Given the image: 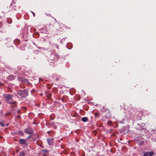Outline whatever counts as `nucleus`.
<instances>
[{"instance_id":"obj_1","label":"nucleus","mask_w":156,"mask_h":156,"mask_svg":"<svg viewBox=\"0 0 156 156\" xmlns=\"http://www.w3.org/2000/svg\"><path fill=\"white\" fill-rule=\"evenodd\" d=\"M4 97L5 98L6 101L9 104L12 103L16 104V102L15 101H12L11 100H12V96L9 94H5L4 95Z\"/></svg>"},{"instance_id":"obj_2","label":"nucleus","mask_w":156,"mask_h":156,"mask_svg":"<svg viewBox=\"0 0 156 156\" xmlns=\"http://www.w3.org/2000/svg\"><path fill=\"white\" fill-rule=\"evenodd\" d=\"M18 94L23 98H25L28 95V91L25 90H20L18 91Z\"/></svg>"},{"instance_id":"obj_3","label":"nucleus","mask_w":156,"mask_h":156,"mask_svg":"<svg viewBox=\"0 0 156 156\" xmlns=\"http://www.w3.org/2000/svg\"><path fill=\"white\" fill-rule=\"evenodd\" d=\"M24 132L26 133L29 134H31L33 133V130L32 128L30 127H28L25 129L24 130Z\"/></svg>"},{"instance_id":"obj_4","label":"nucleus","mask_w":156,"mask_h":156,"mask_svg":"<svg viewBox=\"0 0 156 156\" xmlns=\"http://www.w3.org/2000/svg\"><path fill=\"white\" fill-rule=\"evenodd\" d=\"M18 79L19 81L23 83H27L28 81L27 79L24 78L22 77H19L18 78Z\"/></svg>"},{"instance_id":"obj_5","label":"nucleus","mask_w":156,"mask_h":156,"mask_svg":"<svg viewBox=\"0 0 156 156\" xmlns=\"http://www.w3.org/2000/svg\"><path fill=\"white\" fill-rule=\"evenodd\" d=\"M47 140L48 144L49 145H52L54 142V139L52 138H47Z\"/></svg>"},{"instance_id":"obj_6","label":"nucleus","mask_w":156,"mask_h":156,"mask_svg":"<svg viewBox=\"0 0 156 156\" xmlns=\"http://www.w3.org/2000/svg\"><path fill=\"white\" fill-rule=\"evenodd\" d=\"M152 151H148L145 152L144 154V156H152L154 154Z\"/></svg>"},{"instance_id":"obj_7","label":"nucleus","mask_w":156,"mask_h":156,"mask_svg":"<svg viewBox=\"0 0 156 156\" xmlns=\"http://www.w3.org/2000/svg\"><path fill=\"white\" fill-rule=\"evenodd\" d=\"M45 94L46 95V97H47V98L51 100L52 98H51V94L50 93H48L46 91L45 92Z\"/></svg>"},{"instance_id":"obj_8","label":"nucleus","mask_w":156,"mask_h":156,"mask_svg":"<svg viewBox=\"0 0 156 156\" xmlns=\"http://www.w3.org/2000/svg\"><path fill=\"white\" fill-rule=\"evenodd\" d=\"M15 76L13 75H11L8 77V79L9 80H12L14 79Z\"/></svg>"},{"instance_id":"obj_9","label":"nucleus","mask_w":156,"mask_h":156,"mask_svg":"<svg viewBox=\"0 0 156 156\" xmlns=\"http://www.w3.org/2000/svg\"><path fill=\"white\" fill-rule=\"evenodd\" d=\"M81 120L84 122H87L88 120V118L87 117H83L81 119Z\"/></svg>"},{"instance_id":"obj_10","label":"nucleus","mask_w":156,"mask_h":156,"mask_svg":"<svg viewBox=\"0 0 156 156\" xmlns=\"http://www.w3.org/2000/svg\"><path fill=\"white\" fill-rule=\"evenodd\" d=\"M25 140L23 139H20V144H24L25 143Z\"/></svg>"},{"instance_id":"obj_11","label":"nucleus","mask_w":156,"mask_h":156,"mask_svg":"<svg viewBox=\"0 0 156 156\" xmlns=\"http://www.w3.org/2000/svg\"><path fill=\"white\" fill-rule=\"evenodd\" d=\"M75 99L76 100H77V101H79V100L80 99V97L79 95H76L75 97Z\"/></svg>"},{"instance_id":"obj_12","label":"nucleus","mask_w":156,"mask_h":156,"mask_svg":"<svg viewBox=\"0 0 156 156\" xmlns=\"http://www.w3.org/2000/svg\"><path fill=\"white\" fill-rule=\"evenodd\" d=\"M52 90L53 92L55 94L56 93L58 92V89L57 88H53L52 89Z\"/></svg>"},{"instance_id":"obj_13","label":"nucleus","mask_w":156,"mask_h":156,"mask_svg":"<svg viewBox=\"0 0 156 156\" xmlns=\"http://www.w3.org/2000/svg\"><path fill=\"white\" fill-rule=\"evenodd\" d=\"M11 7L12 8V9H13V10H16L17 9V8L16 6H15V5H12Z\"/></svg>"},{"instance_id":"obj_14","label":"nucleus","mask_w":156,"mask_h":156,"mask_svg":"<svg viewBox=\"0 0 156 156\" xmlns=\"http://www.w3.org/2000/svg\"><path fill=\"white\" fill-rule=\"evenodd\" d=\"M37 144L41 147H42L41 146V141H38L36 142Z\"/></svg>"},{"instance_id":"obj_15","label":"nucleus","mask_w":156,"mask_h":156,"mask_svg":"<svg viewBox=\"0 0 156 156\" xmlns=\"http://www.w3.org/2000/svg\"><path fill=\"white\" fill-rule=\"evenodd\" d=\"M25 155V153L21 151L20 154V156H24Z\"/></svg>"},{"instance_id":"obj_16","label":"nucleus","mask_w":156,"mask_h":156,"mask_svg":"<svg viewBox=\"0 0 156 156\" xmlns=\"http://www.w3.org/2000/svg\"><path fill=\"white\" fill-rule=\"evenodd\" d=\"M11 104H12V107H16V106L17 103H16V104H12V103H11Z\"/></svg>"},{"instance_id":"obj_17","label":"nucleus","mask_w":156,"mask_h":156,"mask_svg":"<svg viewBox=\"0 0 156 156\" xmlns=\"http://www.w3.org/2000/svg\"><path fill=\"white\" fill-rule=\"evenodd\" d=\"M112 121L110 120L108 121V124L109 125H111L112 123Z\"/></svg>"},{"instance_id":"obj_18","label":"nucleus","mask_w":156,"mask_h":156,"mask_svg":"<svg viewBox=\"0 0 156 156\" xmlns=\"http://www.w3.org/2000/svg\"><path fill=\"white\" fill-rule=\"evenodd\" d=\"M19 133L21 135H23V132L21 131H19Z\"/></svg>"},{"instance_id":"obj_19","label":"nucleus","mask_w":156,"mask_h":156,"mask_svg":"<svg viewBox=\"0 0 156 156\" xmlns=\"http://www.w3.org/2000/svg\"><path fill=\"white\" fill-rule=\"evenodd\" d=\"M98 115H99V113H95L94 114V115H95V116H98Z\"/></svg>"},{"instance_id":"obj_20","label":"nucleus","mask_w":156,"mask_h":156,"mask_svg":"<svg viewBox=\"0 0 156 156\" xmlns=\"http://www.w3.org/2000/svg\"><path fill=\"white\" fill-rule=\"evenodd\" d=\"M0 125H1L2 126H4V123L2 122H0Z\"/></svg>"},{"instance_id":"obj_21","label":"nucleus","mask_w":156,"mask_h":156,"mask_svg":"<svg viewBox=\"0 0 156 156\" xmlns=\"http://www.w3.org/2000/svg\"><path fill=\"white\" fill-rule=\"evenodd\" d=\"M31 12L32 13V14H33V16L34 17L35 16V13L34 12H32V11H31Z\"/></svg>"},{"instance_id":"obj_22","label":"nucleus","mask_w":156,"mask_h":156,"mask_svg":"<svg viewBox=\"0 0 156 156\" xmlns=\"http://www.w3.org/2000/svg\"><path fill=\"white\" fill-rule=\"evenodd\" d=\"M65 147V145H61V148H63Z\"/></svg>"},{"instance_id":"obj_23","label":"nucleus","mask_w":156,"mask_h":156,"mask_svg":"<svg viewBox=\"0 0 156 156\" xmlns=\"http://www.w3.org/2000/svg\"><path fill=\"white\" fill-rule=\"evenodd\" d=\"M20 86L21 88H23L25 87L24 86L20 85Z\"/></svg>"},{"instance_id":"obj_24","label":"nucleus","mask_w":156,"mask_h":156,"mask_svg":"<svg viewBox=\"0 0 156 156\" xmlns=\"http://www.w3.org/2000/svg\"><path fill=\"white\" fill-rule=\"evenodd\" d=\"M11 113H6V115H9Z\"/></svg>"},{"instance_id":"obj_25","label":"nucleus","mask_w":156,"mask_h":156,"mask_svg":"<svg viewBox=\"0 0 156 156\" xmlns=\"http://www.w3.org/2000/svg\"><path fill=\"white\" fill-rule=\"evenodd\" d=\"M61 100H62V101H63V102H64V101H65L64 100V99H63V98H62Z\"/></svg>"},{"instance_id":"obj_26","label":"nucleus","mask_w":156,"mask_h":156,"mask_svg":"<svg viewBox=\"0 0 156 156\" xmlns=\"http://www.w3.org/2000/svg\"><path fill=\"white\" fill-rule=\"evenodd\" d=\"M43 94L42 93H41L40 94V95L41 96H43Z\"/></svg>"},{"instance_id":"obj_27","label":"nucleus","mask_w":156,"mask_h":156,"mask_svg":"<svg viewBox=\"0 0 156 156\" xmlns=\"http://www.w3.org/2000/svg\"><path fill=\"white\" fill-rule=\"evenodd\" d=\"M94 134L95 135H96V132H95V131H94Z\"/></svg>"},{"instance_id":"obj_28","label":"nucleus","mask_w":156,"mask_h":156,"mask_svg":"<svg viewBox=\"0 0 156 156\" xmlns=\"http://www.w3.org/2000/svg\"><path fill=\"white\" fill-rule=\"evenodd\" d=\"M23 108H24L26 110L27 109V108H26V107H23Z\"/></svg>"},{"instance_id":"obj_29","label":"nucleus","mask_w":156,"mask_h":156,"mask_svg":"<svg viewBox=\"0 0 156 156\" xmlns=\"http://www.w3.org/2000/svg\"><path fill=\"white\" fill-rule=\"evenodd\" d=\"M30 136H30H30H28V137H27V139L29 138Z\"/></svg>"},{"instance_id":"obj_30","label":"nucleus","mask_w":156,"mask_h":156,"mask_svg":"<svg viewBox=\"0 0 156 156\" xmlns=\"http://www.w3.org/2000/svg\"><path fill=\"white\" fill-rule=\"evenodd\" d=\"M44 151L45 152H47L48 151V150H46L45 151Z\"/></svg>"},{"instance_id":"obj_31","label":"nucleus","mask_w":156,"mask_h":156,"mask_svg":"<svg viewBox=\"0 0 156 156\" xmlns=\"http://www.w3.org/2000/svg\"><path fill=\"white\" fill-rule=\"evenodd\" d=\"M14 74H18V73H16V72H15Z\"/></svg>"},{"instance_id":"obj_32","label":"nucleus","mask_w":156,"mask_h":156,"mask_svg":"<svg viewBox=\"0 0 156 156\" xmlns=\"http://www.w3.org/2000/svg\"><path fill=\"white\" fill-rule=\"evenodd\" d=\"M119 140H122V138H119Z\"/></svg>"},{"instance_id":"obj_33","label":"nucleus","mask_w":156,"mask_h":156,"mask_svg":"<svg viewBox=\"0 0 156 156\" xmlns=\"http://www.w3.org/2000/svg\"><path fill=\"white\" fill-rule=\"evenodd\" d=\"M58 142H59V143H60V140H58Z\"/></svg>"},{"instance_id":"obj_34","label":"nucleus","mask_w":156,"mask_h":156,"mask_svg":"<svg viewBox=\"0 0 156 156\" xmlns=\"http://www.w3.org/2000/svg\"><path fill=\"white\" fill-rule=\"evenodd\" d=\"M34 90H32L31 91V92H32V91H34Z\"/></svg>"},{"instance_id":"obj_35","label":"nucleus","mask_w":156,"mask_h":156,"mask_svg":"<svg viewBox=\"0 0 156 156\" xmlns=\"http://www.w3.org/2000/svg\"><path fill=\"white\" fill-rule=\"evenodd\" d=\"M17 117H20V115H18V116H17Z\"/></svg>"},{"instance_id":"obj_36","label":"nucleus","mask_w":156,"mask_h":156,"mask_svg":"<svg viewBox=\"0 0 156 156\" xmlns=\"http://www.w3.org/2000/svg\"><path fill=\"white\" fill-rule=\"evenodd\" d=\"M58 80V79H56V80Z\"/></svg>"},{"instance_id":"obj_37","label":"nucleus","mask_w":156,"mask_h":156,"mask_svg":"<svg viewBox=\"0 0 156 156\" xmlns=\"http://www.w3.org/2000/svg\"><path fill=\"white\" fill-rule=\"evenodd\" d=\"M62 140V138H61L60 139V140Z\"/></svg>"},{"instance_id":"obj_38","label":"nucleus","mask_w":156,"mask_h":156,"mask_svg":"<svg viewBox=\"0 0 156 156\" xmlns=\"http://www.w3.org/2000/svg\"><path fill=\"white\" fill-rule=\"evenodd\" d=\"M12 23L11 22H10V23Z\"/></svg>"}]
</instances>
